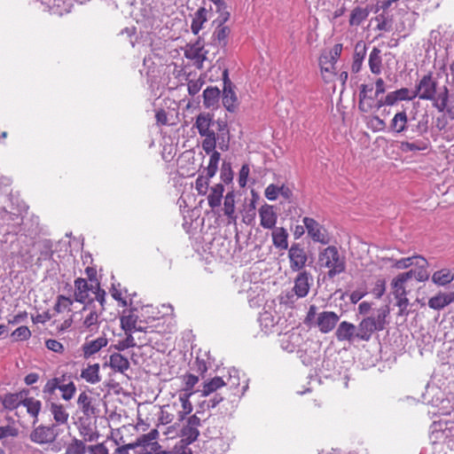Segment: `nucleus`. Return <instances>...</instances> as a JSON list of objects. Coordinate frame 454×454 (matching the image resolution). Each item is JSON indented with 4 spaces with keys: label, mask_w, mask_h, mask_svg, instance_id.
I'll return each mask as SVG.
<instances>
[{
    "label": "nucleus",
    "mask_w": 454,
    "mask_h": 454,
    "mask_svg": "<svg viewBox=\"0 0 454 454\" xmlns=\"http://www.w3.org/2000/svg\"><path fill=\"white\" fill-rule=\"evenodd\" d=\"M176 419V415L170 407V404L163 406L161 410L160 420L163 424H169Z\"/></svg>",
    "instance_id": "6e6d98bb"
},
{
    "label": "nucleus",
    "mask_w": 454,
    "mask_h": 454,
    "mask_svg": "<svg viewBox=\"0 0 454 454\" xmlns=\"http://www.w3.org/2000/svg\"><path fill=\"white\" fill-rule=\"evenodd\" d=\"M207 11L205 7L199 8L194 13V17L192 21L191 30L194 35H198L202 29L204 23L207 20Z\"/></svg>",
    "instance_id": "58836bf2"
},
{
    "label": "nucleus",
    "mask_w": 454,
    "mask_h": 454,
    "mask_svg": "<svg viewBox=\"0 0 454 454\" xmlns=\"http://www.w3.org/2000/svg\"><path fill=\"white\" fill-rule=\"evenodd\" d=\"M289 267L294 272L303 271L309 260L305 247L300 243H294L288 249Z\"/></svg>",
    "instance_id": "1a4fd4ad"
},
{
    "label": "nucleus",
    "mask_w": 454,
    "mask_h": 454,
    "mask_svg": "<svg viewBox=\"0 0 454 454\" xmlns=\"http://www.w3.org/2000/svg\"><path fill=\"white\" fill-rule=\"evenodd\" d=\"M223 105L229 112H234L237 108L238 98L233 90L232 82L228 77V71L223 74Z\"/></svg>",
    "instance_id": "4468645a"
},
{
    "label": "nucleus",
    "mask_w": 454,
    "mask_h": 454,
    "mask_svg": "<svg viewBox=\"0 0 454 454\" xmlns=\"http://www.w3.org/2000/svg\"><path fill=\"white\" fill-rule=\"evenodd\" d=\"M400 101H411L416 98L415 91L408 88H401L395 90Z\"/></svg>",
    "instance_id": "bf43d9fd"
},
{
    "label": "nucleus",
    "mask_w": 454,
    "mask_h": 454,
    "mask_svg": "<svg viewBox=\"0 0 454 454\" xmlns=\"http://www.w3.org/2000/svg\"><path fill=\"white\" fill-rule=\"evenodd\" d=\"M264 195L269 200H276L279 195V186L269 184L264 191Z\"/></svg>",
    "instance_id": "680f3d73"
},
{
    "label": "nucleus",
    "mask_w": 454,
    "mask_h": 454,
    "mask_svg": "<svg viewBox=\"0 0 454 454\" xmlns=\"http://www.w3.org/2000/svg\"><path fill=\"white\" fill-rule=\"evenodd\" d=\"M230 34V28L226 26L218 27L215 32V40L220 44L225 45L226 44V39L229 36Z\"/></svg>",
    "instance_id": "13d9d810"
},
{
    "label": "nucleus",
    "mask_w": 454,
    "mask_h": 454,
    "mask_svg": "<svg viewBox=\"0 0 454 454\" xmlns=\"http://www.w3.org/2000/svg\"><path fill=\"white\" fill-rule=\"evenodd\" d=\"M366 54V46L363 42L356 43L353 56L351 70L353 73H358L363 66V62Z\"/></svg>",
    "instance_id": "f704fd0d"
},
{
    "label": "nucleus",
    "mask_w": 454,
    "mask_h": 454,
    "mask_svg": "<svg viewBox=\"0 0 454 454\" xmlns=\"http://www.w3.org/2000/svg\"><path fill=\"white\" fill-rule=\"evenodd\" d=\"M88 446L86 442L81 439L74 437L66 446L65 454H86Z\"/></svg>",
    "instance_id": "79ce46f5"
},
{
    "label": "nucleus",
    "mask_w": 454,
    "mask_h": 454,
    "mask_svg": "<svg viewBox=\"0 0 454 454\" xmlns=\"http://www.w3.org/2000/svg\"><path fill=\"white\" fill-rule=\"evenodd\" d=\"M412 278V271H405L397 274L390 282V292L395 301V306L398 308L399 316L409 314L410 300L408 295L413 290Z\"/></svg>",
    "instance_id": "20e7f679"
},
{
    "label": "nucleus",
    "mask_w": 454,
    "mask_h": 454,
    "mask_svg": "<svg viewBox=\"0 0 454 454\" xmlns=\"http://www.w3.org/2000/svg\"><path fill=\"white\" fill-rule=\"evenodd\" d=\"M79 433L82 438V440L85 442H96L99 437V434L97 431H93L92 429L87 427L80 428Z\"/></svg>",
    "instance_id": "4d7b16f0"
},
{
    "label": "nucleus",
    "mask_w": 454,
    "mask_h": 454,
    "mask_svg": "<svg viewBox=\"0 0 454 454\" xmlns=\"http://www.w3.org/2000/svg\"><path fill=\"white\" fill-rule=\"evenodd\" d=\"M356 329L355 325L342 321L337 327L335 336L339 341H352L356 338Z\"/></svg>",
    "instance_id": "c85d7f7f"
},
{
    "label": "nucleus",
    "mask_w": 454,
    "mask_h": 454,
    "mask_svg": "<svg viewBox=\"0 0 454 454\" xmlns=\"http://www.w3.org/2000/svg\"><path fill=\"white\" fill-rule=\"evenodd\" d=\"M207 51L204 49V45L197 41L195 43L187 45L184 51V56L193 62V66L198 69L203 68V63L207 60Z\"/></svg>",
    "instance_id": "f8f14e48"
},
{
    "label": "nucleus",
    "mask_w": 454,
    "mask_h": 454,
    "mask_svg": "<svg viewBox=\"0 0 454 454\" xmlns=\"http://www.w3.org/2000/svg\"><path fill=\"white\" fill-rule=\"evenodd\" d=\"M188 394H178V400L170 403V407L176 415V420L183 421L187 415H189L193 409L192 403L190 401Z\"/></svg>",
    "instance_id": "f3484780"
},
{
    "label": "nucleus",
    "mask_w": 454,
    "mask_h": 454,
    "mask_svg": "<svg viewBox=\"0 0 454 454\" xmlns=\"http://www.w3.org/2000/svg\"><path fill=\"white\" fill-rule=\"evenodd\" d=\"M272 243L275 247L286 250L288 248V232L284 227L272 229Z\"/></svg>",
    "instance_id": "72a5a7b5"
},
{
    "label": "nucleus",
    "mask_w": 454,
    "mask_h": 454,
    "mask_svg": "<svg viewBox=\"0 0 454 454\" xmlns=\"http://www.w3.org/2000/svg\"><path fill=\"white\" fill-rule=\"evenodd\" d=\"M77 403L84 415L90 416L95 413V408L92 405L91 397L86 392H82L79 395Z\"/></svg>",
    "instance_id": "c03bdc74"
},
{
    "label": "nucleus",
    "mask_w": 454,
    "mask_h": 454,
    "mask_svg": "<svg viewBox=\"0 0 454 454\" xmlns=\"http://www.w3.org/2000/svg\"><path fill=\"white\" fill-rule=\"evenodd\" d=\"M74 301L67 296L59 295L54 306V310L58 313L70 312Z\"/></svg>",
    "instance_id": "de8ad7c7"
},
{
    "label": "nucleus",
    "mask_w": 454,
    "mask_h": 454,
    "mask_svg": "<svg viewBox=\"0 0 454 454\" xmlns=\"http://www.w3.org/2000/svg\"><path fill=\"white\" fill-rule=\"evenodd\" d=\"M431 143L429 138L424 137L414 141H402L399 145V149L402 153H415L424 152L430 148Z\"/></svg>",
    "instance_id": "b1692460"
},
{
    "label": "nucleus",
    "mask_w": 454,
    "mask_h": 454,
    "mask_svg": "<svg viewBox=\"0 0 454 454\" xmlns=\"http://www.w3.org/2000/svg\"><path fill=\"white\" fill-rule=\"evenodd\" d=\"M109 366L114 372L123 373L129 368V362L123 355L114 353L110 356Z\"/></svg>",
    "instance_id": "c9c22d12"
},
{
    "label": "nucleus",
    "mask_w": 454,
    "mask_h": 454,
    "mask_svg": "<svg viewBox=\"0 0 454 454\" xmlns=\"http://www.w3.org/2000/svg\"><path fill=\"white\" fill-rule=\"evenodd\" d=\"M89 454H109L108 448L104 442L88 446Z\"/></svg>",
    "instance_id": "0e129e2a"
},
{
    "label": "nucleus",
    "mask_w": 454,
    "mask_h": 454,
    "mask_svg": "<svg viewBox=\"0 0 454 454\" xmlns=\"http://www.w3.org/2000/svg\"><path fill=\"white\" fill-rule=\"evenodd\" d=\"M82 332H89L90 333H95L98 332L99 328V315L96 309H91L89 306H84L82 309Z\"/></svg>",
    "instance_id": "2eb2a0df"
},
{
    "label": "nucleus",
    "mask_w": 454,
    "mask_h": 454,
    "mask_svg": "<svg viewBox=\"0 0 454 454\" xmlns=\"http://www.w3.org/2000/svg\"><path fill=\"white\" fill-rule=\"evenodd\" d=\"M59 390L61 391V397L65 401H70L75 395L76 387L73 381L67 384H61Z\"/></svg>",
    "instance_id": "8fccbe9b"
},
{
    "label": "nucleus",
    "mask_w": 454,
    "mask_h": 454,
    "mask_svg": "<svg viewBox=\"0 0 454 454\" xmlns=\"http://www.w3.org/2000/svg\"><path fill=\"white\" fill-rule=\"evenodd\" d=\"M386 325L385 312L379 314L377 317H368L364 318L358 325L356 338L368 341L372 333L376 331H382Z\"/></svg>",
    "instance_id": "0eeeda50"
},
{
    "label": "nucleus",
    "mask_w": 454,
    "mask_h": 454,
    "mask_svg": "<svg viewBox=\"0 0 454 454\" xmlns=\"http://www.w3.org/2000/svg\"><path fill=\"white\" fill-rule=\"evenodd\" d=\"M431 279L438 286H448L454 280V270L449 268H442L434 271Z\"/></svg>",
    "instance_id": "c756f323"
},
{
    "label": "nucleus",
    "mask_w": 454,
    "mask_h": 454,
    "mask_svg": "<svg viewBox=\"0 0 454 454\" xmlns=\"http://www.w3.org/2000/svg\"><path fill=\"white\" fill-rule=\"evenodd\" d=\"M249 173H250V168H249V166L247 164H244L240 170H239V185L240 187H245L247 185V178H248V176H249Z\"/></svg>",
    "instance_id": "e2e57ef3"
},
{
    "label": "nucleus",
    "mask_w": 454,
    "mask_h": 454,
    "mask_svg": "<svg viewBox=\"0 0 454 454\" xmlns=\"http://www.w3.org/2000/svg\"><path fill=\"white\" fill-rule=\"evenodd\" d=\"M61 381L62 380L59 378H52L49 380L43 388V393L50 395H53L57 389H59Z\"/></svg>",
    "instance_id": "5fc2aeb1"
},
{
    "label": "nucleus",
    "mask_w": 454,
    "mask_h": 454,
    "mask_svg": "<svg viewBox=\"0 0 454 454\" xmlns=\"http://www.w3.org/2000/svg\"><path fill=\"white\" fill-rule=\"evenodd\" d=\"M223 192L224 187L222 184H217L211 188L207 197L208 206L211 208H215L221 205Z\"/></svg>",
    "instance_id": "a19ab883"
},
{
    "label": "nucleus",
    "mask_w": 454,
    "mask_h": 454,
    "mask_svg": "<svg viewBox=\"0 0 454 454\" xmlns=\"http://www.w3.org/2000/svg\"><path fill=\"white\" fill-rule=\"evenodd\" d=\"M341 51L342 44L336 43L333 45V47L331 49L328 54H324L322 56L331 59V60H333V62H337L338 59L340 57Z\"/></svg>",
    "instance_id": "69168bd1"
},
{
    "label": "nucleus",
    "mask_w": 454,
    "mask_h": 454,
    "mask_svg": "<svg viewBox=\"0 0 454 454\" xmlns=\"http://www.w3.org/2000/svg\"><path fill=\"white\" fill-rule=\"evenodd\" d=\"M302 223L307 230L308 235L314 242L322 245L330 243V236L327 230L314 218L305 216Z\"/></svg>",
    "instance_id": "9d476101"
},
{
    "label": "nucleus",
    "mask_w": 454,
    "mask_h": 454,
    "mask_svg": "<svg viewBox=\"0 0 454 454\" xmlns=\"http://www.w3.org/2000/svg\"><path fill=\"white\" fill-rule=\"evenodd\" d=\"M45 346L48 349H50L53 352H56V353H63V351H64L63 344L57 340H53V339L47 340L45 341Z\"/></svg>",
    "instance_id": "338daca9"
},
{
    "label": "nucleus",
    "mask_w": 454,
    "mask_h": 454,
    "mask_svg": "<svg viewBox=\"0 0 454 454\" xmlns=\"http://www.w3.org/2000/svg\"><path fill=\"white\" fill-rule=\"evenodd\" d=\"M121 326L125 333H132L134 331L143 332L145 324L138 321V316L135 309L124 310L121 318Z\"/></svg>",
    "instance_id": "dca6fc26"
},
{
    "label": "nucleus",
    "mask_w": 454,
    "mask_h": 454,
    "mask_svg": "<svg viewBox=\"0 0 454 454\" xmlns=\"http://www.w3.org/2000/svg\"><path fill=\"white\" fill-rule=\"evenodd\" d=\"M408 115L405 110L396 113L390 121V129L396 132L402 133L407 129Z\"/></svg>",
    "instance_id": "e433bc0d"
},
{
    "label": "nucleus",
    "mask_w": 454,
    "mask_h": 454,
    "mask_svg": "<svg viewBox=\"0 0 454 454\" xmlns=\"http://www.w3.org/2000/svg\"><path fill=\"white\" fill-rule=\"evenodd\" d=\"M318 266L327 270L328 278H333L346 271V256L336 246H328L318 253Z\"/></svg>",
    "instance_id": "39448f33"
},
{
    "label": "nucleus",
    "mask_w": 454,
    "mask_h": 454,
    "mask_svg": "<svg viewBox=\"0 0 454 454\" xmlns=\"http://www.w3.org/2000/svg\"><path fill=\"white\" fill-rule=\"evenodd\" d=\"M210 154V158H209V162H208V165L207 167L206 168V176L208 177V178H211L213 177L216 172H217V169H218V163H219V160H220V153L214 150L212 153H209Z\"/></svg>",
    "instance_id": "49530a36"
},
{
    "label": "nucleus",
    "mask_w": 454,
    "mask_h": 454,
    "mask_svg": "<svg viewBox=\"0 0 454 454\" xmlns=\"http://www.w3.org/2000/svg\"><path fill=\"white\" fill-rule=\"evenodd\" d=\"M203 85V82L199 80H191L188 82V91L189 94L192 96L196 95L200 90Z\"/></svg>",
    "instance_id": "774afa93"
},
{
    "label": "nucleus",
    "mask_w": 454,
    "mask_h": 454,
    "mask_svg": "<svg viewBox=\"0 0 454 454\" xmlns=\"http://www.w3.org/2000/svg\"><path fill=\"white\" fill-rule=\"evenodd\" d=\"M56 436L57 434L54 430V426H39L32 431L30 439L35 443L45 444L54 442Z\"/></svg>",
    "instance_id": "6ab92c4d"
},
{
    "label": "nucleus",
    "mask_w": 454,
    "mask_h": 454,
    "mask_svg": "<svg viewBox=\"0 0 454 454\" xmlns=\"http://www.w3.org/2000/svg\"><path fill=\"white\" fill-rule=\"evenodd\" d=\"M213 125V115L208 113H201L196 117L194 127L198 129L200 136L204 137L201 146L207 154L215 149L217 141L220 150L224 152L229 148L230 136L226 125L218 123L217 136L215 130L211 129Z\"/></svg>",
    "instance_id": "f03ea898"
},
{
    "label": "nucleus",
    "mask_w": 454,
    "mask_h": 454,
    "mask_svg": "<svg viewBox=\"0 0 454 454\" xmlns=\"http://www.w3.org/2000/svg\"><path fill=\"white\" fill-rule=\"evenodd\" d=\"M80 376L87 383H98L101 380L99 364H88L82 370Z\"/></svg>",
    "instance_id": "7c9ffc66"
},
{
    "label": "nucleus",
    "mask_w": 454,
    "mask_h": 454,
    "mask_svg": "<svg viewBox=\"0 0 454 454\" xmlns=\"http://www.w3.org/2000/svg\"><path fill=\"white\" fill-rule=\"evenodd\" d=\"M190 442L187 440L181 439L179 442L176 443L173 448V454H192V450L190 448Z\"/></svg>",
    "instance_id": "864d4df0"
},
{
    "label": "nucleus",
    "mask_w": 454,
    "mask_h": 454,
    "mask_svg": "<svg viewBox=\"0 0 454 454\" xmlns=\"http://www.w3.org/2000/svg\"><path fill=\"white\" fill-rule=\"evenodd\" d=\"M386 261L387 259H383ZM393 262L392 266L397 270H405L411 266H415L416 270H410L413 272V277L418 282H426L429 278L427 271L428 262L421 255H413L411 257L401 258L399 260L387 259Z\"/></svg>",
    "instance_id": "423d86ee"
},
{
    "label": "nucleus",
    "mask_w": 454,
    "mask_h": 454,
    "mask_svg": "<svg viewBox=\"0 0 454 454\" xmlns=\"http://www.w3.org/2000/svg\"><path fill=\"white\" fill-rule=\"evenodd\" d=\"M184 384V388L179 392L180 394H188V396L193 395V387L199 382V377L191 373L183 376Z\"/></svg>",
    "instance_id": "a18cd8bd"
},
{
    "label": "nucleus",
    "mask_w": 454,
    "mask_h": 454,
    "mask_svg": "<svg viewBox=\"0 0 454 454\" xmlns=\"http://www.w3.org/2000/svg\"><path fill=\"white\" fill-rule=\"evenodd\" d=\"M200 427V419L193 414L187 419L185 425L181 429L182 439L187 440L190 442H194L199 435V427Z\"/></svg>",
    "instance_id": "a211bd4d"
},
{
    "label": "nucleus",
    "mask_w": 454,
    "mask_h": 454,
    "mask_svg": "<svg viewBox=\"0 0 454 454\" xmlns=\"http://www.w3.org/2000/svg\"><path fill=\"white\" fill-rule=\"evenodd\" d=\"M24 390L18 393H7L0 396V401L4 409L12 411L18 409L21 405Z\"/></svg>",
    "instance_id": "2f4dec72"
},
{
    "label": "nucleus",
    "mask_w": 454,
    "mask_h": 454,
    "mask_svg": "<svg viewBox=\"0 0 454 454\" xmlns=\"http://www.w3.org/2000/svg\"><path fill=\"white\" fill-rule=\"evenodd\" d=\"M220 97V90L216 87H208L203 91V103L207 108L217 105Z\"/></svg>",
    "instance_id": "37998d69"
},
{
    "label": "nucleus",
    "mask_w": 454,
    "mask_h": 454,
    "mask_svg": "<svg viewBox=\"0 0 454 454\" xmlns=\"http://www.w3.org/2000/svg\"><path fill=\"white\" fill-rule=\"evenodd\" d=\"M31 332L27 326L22 325L12 333V337L16 341L27 340L30 338Z\"/></svg>",
    "instance_id": "3c124183"
},
{
    "label": "nucleus",
    "mask_w": 454,
    "mask_h": 454,
    "mask_svg": "<svg viewBox=\"0 0 454 454\" xmlns=\"http://www.w3.org/2000/svg\"><path fill=\"white\" fill-rule=\"evenodd\" d=\"M335 64L331 59L321 56L319 58V66L321 76L325 82L329 83L336 77Z\"/></svg>",
    "instance_id": "bb28decb"
},
{
    "label": "nucleus",
    "mask_w": 454,
    "mask_h": 454,
    "mask_svg": "<svg viewBox=\"0 0 454 454\" xmlns=\"http://www.w3.org/2000/svg\"><path fill=\"white\" fill-rule=\"evenodd\" d=\"M373 84H362L359 91L358 108L363 113H372L382 107V99H378Z\"/></svg>",
    "instance_id": "6e6552de"
},
{
    "label": "nucleus",
    "mask_w": 454,
    "mask_h": 454,
    "mask_svg": "<svg viewBox=\"0 0 454 454\" xmlns=\"http://www.w3.org/2000/svg\"><path fill=\"white\" fill-rule=\"evenodd\" d=\"M452 302H454V291L449 293L440 291L428 300L427 305L432 309L441 310Z\"/></svg>",
    "instance_id": "5701e85b"
},
{
    "label": "nucleus",
    "mask_w": 454,
    "mask_h": 454,
    "mask_svg": "<svg viewBox=\"0 0 454 454\" xmlns=\"http://www.w3.org/2000/svg\"><path fill=\"white\" fill-rule=\"evenodd\" d=\"M339 319L335 312L323 311L317 315L316 324L321 333H328L335 328Z\"/></svg>",
    "instance_id": "aec40b11"
},
{
    "label": "nucleus",
    "mask_w": 454,
    "mask_h": 454,
    "mask_svg": "<svg viewBox=\"0 0 454 454\" xmlns=\"http://www.w3.org/2000/svg\"><path fill=\"white\" fill-rule=\"evenodd\" d=\"M225 386L224 380L218 376L212 378L211 380L203 383L201 389V395L207 396L212 393L217 391L219 388Z\"/></svg>",
    "instance_id": "ea45409f"
},
{
    "label": "nucleus",
    "mask_w": 454,
    "mask_h": 454,
    "mask_svg": "<svg viewBox=\"0 0 454 454\" xmlns=\"http://www.w3.org/2000/svg\"><path fill=\"white\" fill-rule=\"evenodd\" d=\"M437 82L433 76V73L422 76L415 87L416 98L422 100H430L433 102V106L439 112H443L446 109L449 100V90L447 87H443L442 91L436 94Z\"/></svg>",
    "instance_id": "7ed1b4c3"
},
{
    "label": "nucleus",
    "mask_w": 454,
    "mask_h": 454,
    "mask_svg": "<svg viewBox=\"0 0 454 454\" xmlns=\"http://www.w3.org/2000/svg\"><path fill=\"white\" fill-rule=\"evenodd\" d=\"M381 51L374 47L370 54L368 59V65L372 74L379 75L382 72L383 62H382Z\"/></svg>",
    "instance_id": "473e14b6"
},
{
    "label": "nucleus",
    "mask_w": 454,
    "mask_h": 454,
    "mask_svg": "<svg viewBox=\"0 0 454 454\" xmlns=\"http://www.w3.org/2000/svg\"><path fill=\"white\" fill-rule=\"evenodd\" d=\"M235 200L233 192H228L224 198V214L231 219H235Z\"/></svg>",
    "instance_id": "09e8293b"
},
{
    "label": "nucleus",
    "mask_w": 454,
    "mask_h": 454,
    "mask_svg": "<svg viewBox=\"0 0 454 454\" xmlns=\"http://www.w3.org/2000/svg\"><path fill=\"white\" fill-rule=\"evenodd\" d=\"M162 308L170 309L171 317L159 316L160 312H155V308L147 306L145 313L147 316L145 322L143 332L146 335V340L155 348L163 346L164 340H169L170 335L176 332V321L173 317V308L171 306L162 305Z\"/></svg>",
    "instance_id": "f257e3e1"
},
{
    "label": "nucleus",
    "mask_w": 454,
    "mask_h": 454,
    "mask_svg": "<svg viewBox=\"0 0 454 454\" xmlns=\"http://www.w3.org/2000/svg\"><path fill=\"white\" fill-rule=\"evenodd\" d=\"M49 411L52 415L57 426H63L67 424L69 419V413L62 403L56 402L51 403L49 405Z\"/></svg>",
    "instance_id": "cd10ccee"
},
{
    "label": "nucleus",
    "mask_w": 454,
    "mask_h": 454,
    "mask_svg": "<svg viewBox=\"0 0 454 454\" xmlns=\"http://www.w3.org/2000/svg\"><path fill=\"white\" fill-rule=\"evenodd\" d=\"M26 408L27 414L35 420L37 421L38 415L42 409V403L35 397L28 396V390H24L22 396L21 405Z\"/></svg>",
    "instance_id": "393cba45"
},
{
    "label": "nucleus",
    "mask_w": 454,
    "mask_h": 454,
    "mask_svg": "<svg viewBox=\"0 0 454 454\" xmlns=\"http://www.w3.org/2000/svg\"><path fill=\"white\" fill-rule=\"evenodd\" d=\"M74 299L76 301L85 303L88 301H92L93 299L90 298V293L93 294L94 290L97 289V284L89 282L87 279L82 278H77L74 282Z\"/></svg>",
    "instance_id": "9b49d317"
},
{
    "label": "nucleus",
    "mask_w": 454,
    "mask_h": 454,
    "mask_svg": "<svg viewBox=\"0 0 454 454\" xmlns=\"http://www.w3.org/2000/svg\"><path fill=\"white\" fill-rule=\"evenodd\" d=\"M386 291V281L385 279L383 278H379L377 279V281L375 282V285L372 290V294L380 299L382 297V295L384 294Z\"/></svg>",
    "instance_id": "052dcab7"
},
{
    "label": "nucleus",
    "mask_w": 454,
    "mask_h": 454,
    "mask_svg": "<svg viewBox=\"0 0 454 454\" xmlns=\"http://www.w3.org/2000/svg\"><path fill=\"white\" fill-rule=\"evenodd\" d=\"M312 283L313 278L309 271H300L294 278L293 292L297 298H303L308 295Z\"/></svg>",
    "instance_id": "ddd939ff"
},
{
    "label": "nucleus",
    "mask_w": 454,
    "mask_h": 454,
    "mask_svg": "<svg viewBox=\"0 0 454 454\" xmlns=\"http://www.w3.org/2000/svg\"><path fill=\"white\" fill-rule=\"evenodd\" d=\"M159 432L157 429H152L149 433L139 436L135 442H132L134 449L137 447L149 448V450H159L160 444L157 442Z\"/></svg>",
    "instance_id": "4be33fe9"
},
{
    "label": "nucleus",
    "mask_w": 454,
    "mask_h": 454,
    "mask_svg": "<svg viewBox=\"0 0 454 454\" xmlns=\"http://www.w3.org/2000/svg\"><path fill=\"white\" fill-rule=\"evenodd\" d=\"M370 10L368 7L356 6L352 9L349 15V25L359 26L361 25L369 16Z\"/></svg>",
    "instance_id": "4c0bfd02"
},
{
    "label": "nucleus",
    "mask_w": 454,
    "mask_h": 454,
    "mask_svg": "<svg viewBox=\"0 0 454 454\" xmlns=\"http://www.w3.org/2000/svg\"><path fill=\"white\" fill-rule=\"evenodd\" d=\"M209 179L207 176L200 175L195 182V189L200 195H206L208 191Z\"/></svg>",
    "instance_id": "603ef678"
},
{
    "label": "nucleus",
    "mask_w": 454,
    "mask_h": 454,
    "mask_svg": "<svg viewBox=\"0 0 454 454\" xmlns=\"http://www.w3.org/2000/svg\"><path fill=\"white\" fill-rule=\"evenodd\" d=\"M108 340L105 336H100L93 340H87L82 346V351L84 358H90L97 354L100 349L106 347Z\"/></svg>",
    "instance_id": "a878e982"
},
{
    "label": "nucleus",
    "mask_w": 454,
    "mask_h": 454,
    "mask_svg": "<svg viewBox=\"0 0 454 454\" xmlns=\"http://www.w3.org/2000/svg\"><path fill=\"white\" fill-rule=\"evenodd\" d=\"M260 225L264 229L272 230L275 228L278 215L272 205L263 204L259 208Z\"/></svg>",
    "instance_id": "412c9836"
}]
</instances>
